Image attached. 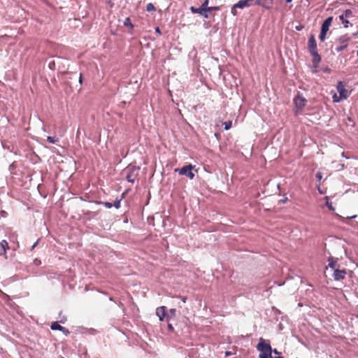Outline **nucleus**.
Listing matches in <instances>:
<instances>
[{
    "label": "nucleus",
    "instance_id": "f257e3e1",
    "mask_svg": "<svg viewBox=\"0 0 358 358\" xmlns=\"http://www.w3.org/2000/svg\"><path fill=\"white\" fill-rule=\"evenodd\" d=\"M140 167L129 165L124 171L126 173V179L128 182L134 183L138 176Z\"/></svg>",
    "mask_w": 358,
    "mask_h": 358
},
{
    "label": "nucleus",
    "instance_id": "f03ea898",
    "mask_svg": "<svg viewBox=\"0 0 358 358\" xmlns=\"http://www.w3.org/2000/svg\"><path fill=\"white\" fill-rule=\"evenodd\" d=\"M350 40L351 37H350L347 34L339 37L336 41V42L338 43V45L335 48V50L339 52L345 50L348 47V43L350 42Z\"/></svg>",
    "mask_w": 358,
    "mask_h": 358
},
{
    "label": "nucleus",
    "instance_id": "7ed1b4c3",
    "mask_svg": "<svg viewBox=\"0 0 358 358\" xmlns=\"http://www.w3.org/2000/svg\"><path fill=\"white\" fill-rule=\"evenodd\" d=\"M307 103V100L299 93L294 97V103L296 108V114L301 113Z\"/></svg>",
    "mask_w": 358,
    "mask_h": 358
},
{
    "label": "nucleus",
    "instance_id": "20e7f679",
    "mask_svg": "<svg viewBox=\"0 0 358 358\" xmlns=\"http://www.w3.org/2000/svg\"><path fill=\"white\" fill-rule=\"evenodd\" d=\"M336 89L339 93V98L347 99L350 96L351 91H349L348 89H346L345 85L343 83V82H338Z\"/></svg>",
    "mask_w": 358,
    "mask_h": 358
},
{
    "label": "nucleus",
    "instance_id": "39448f33",
    "mask_svg": "<svg viewBox=\"0 0 358 358\" xmlns=\"http://www.w3.org/2000/svg\"><path fill=\"white\" fill-rule=\"evenodd\" d=\"M194 166L192 164H189L187 166H184L180 168V175L186 176L189 179H193L195 176L194 172H196V170L194 171Z\"/></svg>",
    "mask_w": 358,
    "mask_h": 358
},
{
    "label": "nucleus",
    "instance_id": "423d86ee",
    "mask_svg": "<svg viewBox=\"0 0 358 358\" xmlns=\"http://www.w3.org/2000/svg\"><path fill=\"white\" fill-rule=\"evenodd\" d=\"M257 348L260 352L265 353H271L272 349L271 345L268 343H266L263 338L259 339V343H258Z\"/></svg>",
    "mask_w": 358,
    "mask_h": 358
},
{
    "label": "nucleus",
    "instance_id": "0eeeda50",
    "mask_svg": "<svg viewBox=\"0 0 358 358\" xmlns=\"http://www.w3.org/2000/svg\"><path fill=\"white\" fill-rule=\"evenodd\" d=\"M190 10H192V12L193 13H198V14L201 15V16H203L204 18L208 17V13H207L206 8H204L201 6L199 8H195L194 6H192L190 8Z\"/></svg>",
    "mask_w": 358,
    "mask_h": 358
},
{
    "label": "nucleus",
    "instance_id": "6e6552de",
    "mask_svg": "<svg viewBox=\"0 0 358 358\" xmlns=\"http://www.w3.org/2000/svg\"><path fill=\"white\" fill-rule=\"evenodd\" d=\"M308 50L310 53L317 52L316 40L313 35H310L308 38Z\"/></svg>",
    "mask_w": 358,
    "mask_h": 358
},
{
    "label": "nucleus",
    "instance_id": "1a4fd4ad",
    "mask_svg": "<svg viewBox=\"0 0 358 358\" xmlns=\"http://www.w3.org/2000/svg\"><path fill=\"white\" fill-rule=\"evenodd\" d=\"M346 271L345 269L339 270V269H335L334 272V278L336 280H343L345 277Z\"/></svg>",
    "mask_w": 358,
    "mask_h": 358
},
{
    "label": "nucleus",
    "instance_id": "9d476101",
    "mask_svg": "<svg viewBox=\"0 0 358 358\" xmlns=\"http://www.w3.org/2000/svg\"><path fill=\"white\" fill-rule=\"evenodd\" d=\"M253 1H256V0H240L238 3H235V7L238 8L249 7L252 4Z\"/></svg>",
    "mask_w": 358,
    "mask_h": 358
},
{
    "label": "nucleus",
    "instance_id": "9b49d317",
    "mask_svg": "<svg viewBox=\"0 0 358 358\" xmlns=\"http://www.w3.org/2000/svg\"><path fill=\"white\" fill-rule=\"evenodd\" d=\"M51 329L52 330H59L61 331H63L65 333V334H67L69 333V330L66 329L65 327L61 326L57 322H54L51 324Z\"/></svg>",
    "mask_w": 358,
    "mask_h": 358
},
{
    "label": "nucleus",
    "instance_id": "f8f14e48",
    "mask_svg": "<svg viewBox=\"0 0 358 358\" xmlns=\"http://www.w3.org/2000/svg\"><path fill=\"white\" fill-rule=\"evenodd\" d=\"M333 21V17H327L322 23L321 29L327 32Z\"/></svg>",
    "mask_w": 358,
    "mask_h": 358
},
{
    "label": "nucleus",
    "instance_id": "ddd939ff",
    "mask_svg": "<svg viewBox=\"0 0 358 358\" xmlns=\"http://www.w3.org/2000/svg\"><path fill=\"white\" fill-rule=\"evenodd\" d=\"M156 314L160 320H163L166 315V308L164 306L157 308L156 310Z\"/></svg>",
    "mask_w": 358,
    "mask_h": 358
},
{
    "label": "nucleus",
    "instance_id": "4468645a",
    "mask_svg": "<svg viewBox=\"0 0 358 358\" xmlns=\"http://www.w3.org/2000/svg\"><path fill=\"white\" fill-rule=\"evenodd\" d=\"M310 55L313 56V63L315 64V66H317V64L321 61L320 55L317 52H311Z\"/></svg>",
    "mask_w": 358,
    "mask_h": 358
},
{
    "label": "nucleus",
    "instance_id": "2eb2a0df",
    "mask_svg": "<svg viewBox=\"0 0 358 358\" xmlns=\"http://www.w3.org/2000/svg\"><path fill=\"white\" fill-rule=\"evenodd\" d=\"M0 254L5 255L6 252V249L9 248L8 242L6 240L1 241L0 243Z\"/></svg>",
    "mask_w": 358,
    "mask_h": 358
},
{
    "label": "nucleus",
    "instance_id": "dca6fc26",
    "mask_svg": "<svg viewBox=\"0 0 358 358\" xmlns=\"http://www.w3.org/2000/svg\"><path fill=\"white\" fill-rule=\"evenodd\" d=\"M352 17V11L350 9H347L341 15H339V20H343V17L350 18Z\"/></svg>",
    "mask_w": 358,
    "mask_h": 358
},
{
    "label": "nucleus",
    "instance_id": "f3484780",
    "mask_svg": "<svg viewBox=\"0 0 358 358\" xmlns=\"http://www.w3.org/2000/svg\"><path fill=\"white\" fill-rule=\"evenodd\" d=\"M175 320H176L172 318L171 315H168V316H167L168 329L171 331H173V321H175Z\"/></svg>",
    "mask_w": 358,
    "mask_h": 358
},
{
    "label": "nucleus",
    "instance_id": "a211bd4d",
    "mask_svg": "<svg viewBox=\"0 0 358 358\" xmlns=\"http://www.w3.org/2000/svg\"><path fill=\"white\" fill-rule=\"evenodd\" d=\"M124 25L125 27H129V28H131V29H133V28H134V25H133V24L131 23V20H130V18H129V17H127V18L124 20Z\"/></svg>",
    "mask_w": 358,
    "mask_h": 358
},
{
    "label": "nucleus",
    "instance_id": "6ab92c4d",
    "mask_svg": "<svg viewBox=\"0 0 358 358\" xmlns=\"http://www.w3.org/2000/svg\"><path fill=\"white\" fill-rule=\"evenodd\" d=\"M124 198V194L122 195L121 198L119 199H116L113 203V206L115 208L119 209L120 208V203L122 199Z\"/></svg>",
    "mask_w": 358,
    "mask_h": 358
},
{
    "label": "nucleus",
    "instance_id": "aec40b11",
    "mask_svg": "<svg viewBox=\"0 0 358 358\" xmlns=\"http://www.w3.org/2000/svg\"><path fill=\"white\" fill-rule=\"evenodd\" d=\"M328 261H329V266L334 270L336 269V261H334L333 258H329Z\"/></svg>",
    "mask_w": 358,
    "mask_h": 358
},
{
    "label": "nucleus",
    "instance_id": "412c9836",
    "mask_svg": "<svg viewBox=\"0 0 358 358\" xmlns=\"http://www.w3.org/2000/svg\"><path fill=\"white\" fill-rule=\"evenodd\" d=\"M47 141L50 143H55L58 142L59 139L55 136H48Z\"/></svg>",
    "mask_w": 358,
    "mask_h": 358
},
{
    "label": "nucleus",
    "instance_id": "4be33fe9",
    "mask_svg": "<svg viewBox=\"0 0 358 358\" xmlns=\"http://www.w3.org/2000/svg\"><path fill=\"white\" fill-rule=\"evenodd\" d=\"M332 99H333V101L335 103H338L341 101L343 100V98H339V95H337V94H336V93L334 94Z\"/></svg>",
    "mask_w": 358,
    "mask_h": 358
},
{
    "label": "nucleus",
    "instance_id": "5701e85b",
    "mask_svg": "<svg viewBox=\"0 0 358 358\" xmlns=\"http://www.w3.org/2000/svg\"><path fill=\"white\" fill-rule=\"evenodd\" d=\"M341 22L344 24V27L345 28H348L349 25L352 26V24L350 23V22L348 20V18L343 17V20H340Z\"/></svg>",
    "mask_w": 358,
    "mask_h": 358
},
{
    "label": "nucleus",
    "instance_id": "b1692460",
    "mask_svg": "<svg viewBox=\"0 0 358 358\" xmlns=\"http://www.w3.org/2000/svg\"><path fill=\"white\" fill-rule=\"evenodd\" d=\"M155 10V6L152 3H148L146 6V10L148 12H151V11H153Z\"/></svg>",
    "mask_w": 358,
    "mask_h": 358
},
{
    "label": "nucleus",
    "instance_id": "393cba45",
    "mask_svg": "<svg viewBox=\"0 0 358 358\" xmlns=\"http://www.w3.org/2000/svg\"><path fill=\"white\" fill-rule=\"evenodd\" d=\"M259 358H272L271 353L260 352Z\"/></svg>",
    "mask_w": 358,
    "mask_h": 358
},
{
    "label": "nucleus",
    "instance_id": "a878e982",
    "mask_svg": "<svg viewBox=\"0 0 358 358\" xmlns=\"http://www.w3.org/2000/svg\"><path fill=\"white\" fill-rule=\"evenodd\" d=\"M326 35H327V32L321 29V31H320V34L319 36L320 39L322 41H324L326 38Z\"/></svg>",
    "mask_w": 358,
    "mask_h": 358
},
{
    "label": "nucleus",
    "instance_id": "bb28decb",
    "mask_svg": "<svg viewBox=\"0 0 358 358\" xmlns=\"http://www.w3.org/2000/svg\"><path fill=\"white\" fill-rule=\"evenodd\" d=\"M206 10H207V13H208V12H210V11L220 10V6H210V7H208V8H206Z\"/></svg>",
    "mask_w": 358,
    "mask_h": 358
},
{
    "label": "nucleus",
    "instance_id": "cd10ccee",
    "mask_svg": "<svg viewBox=\"0 0 358 358\" xmlns=\"http://www.w3.org/2000/svg\"><path fill=\"white\" fill-rule=\"evenodd\" d=\"M255 4L258 5V6H262L263 7H264L266 8H269V6H266V3L263 4L262 3L261 0H256V1L255 2Z\"/></svg>",
    "mask_w": 358,
    "mask_h": 358
},
{
    "label": "nucleus",
    "instance_id": "c85d7f7f",
    "mask_svg": "<svg viewBox=\"0 0 358 358\" xmlns=\"http://www.w3.org/2000/svg\"><path fill=\"white\" fill-rule=\"evenodd\" d=\"M224 129L226 130H228L231 127L232 122L231 121H228V122H225L224 123Z\"/></svg>",
    "mask_w": 358,
    "mask_h": 358
},
{
    "label": "nucleus",
    "instance_id": "c756f323",
    "mask_svg": "<svg viewBox=\"0 0 358 358\" xmlns=\"http://www.w3.org/2000/svg\"><path fill=\"white\" fill-rule=\"evenodd\" d=\"M101 203L108 208H110L113 206V204L108 201L101 202Z\"/></svg>",
    "mask_w": 358,
    "mask_h": 358
},
{
    "label": "nucleus",
    "instance_id": "7c9ffc66",
    "mask_svg": "<svg viewBox=\"0 0 358 358\" xmlns=\"http://www.w3.org/2000/svg\"><path fill=\"white\" fill-rule=\"evenodd\" d=\"M236 8H238V7H235V4L233 6V7L231 8V13L234 16H236L237 15V11H236Z\"/></svg>",
    "mask_w": 358,
    "mask_h": 358
},
{
    "label": "nucleus",
    "instance_id": "2f4dec72",
    "mask_svg": "<svg viewBox=\"0 0 358 358\" xmlns=\"http://www.w3.org/2000/svg\"><path fill=\"white\" fill-rule=\"evenodd\" d=\"M208 2H209V1H208V0H205V1L202 3V4H201V6L202 7H203L204 8H208Z\"/></svg>",
    "mask_w": 358,
    "mask_h": 358
},
{
    "label": "nucleus",
    "instance_id": "473e14b6",
    "mask_svg": "<svg viewBox=\"0 0 358 358\" xmlns=\"http://www.w3.org/2000/svg\"><path fill=\"white\" fill-rule=\"evenodd\" d=\"M48 66L50 69H55V63L54 61L49 63Z\"/></svg>",
    "mask_w": 358,
    "mask_h": 358
},
{
    "label": "nucleus",
    "instance_id": "72a5a7b5",
    "mask_svg": "<svg viewBox=\"0 0 358 358\" xmlns=\"http://www.w3.org/2000/svg\"><path fill=\"white\" fill-rule=\"evenodd\" d=\"M38 242H39V239L37 240V241L34 243V245L31 248V250H33L34 248L37 246V245L38 244Z\"/></svg>",
    "mask_w": 358,
    "mask_h": 358
},
{
    "label": "nucleus",
    "instance_id": "f704fd0d",
    "mask_svg": "<svg viewBox=\"0 0 358 358\" xmlns=\"http://www.w3.org/2000/svg\"><path fill=\"white\" fill-rule=\"evenodd\" d=\"M79 83H80V84H82V83H83V75H82V74H80V77H79Z\"/></svg>",
    "mask_w": 358,
    "mask_h": 358
},
{
    "label": "nucleus",
    "instance_id": "c9c22d12",
    "mask_svg": "<svg viewBox=\"0 0 358 358\" xmlns=\"http://www.w3.org/2000/svg\"><path fill=\"white\" fill-rule=\"evenodd\" d=\"M170 313H171V315H174L175 313H176V309H171L170 310Z\"/></svg>",
    "mask_w": 358,
    "mask_h": 358
},
{
    "label": "nucleus",
    "instance_id": "e433bc0d",
    "mask_svg": "<svg viewBox=\"0 0 358 358\" xmlns=\"http://www.w3.org/2000/svg\"><path fill=\"white\" fill-rule=\"evenodd\" d=\"M316 177H317V178H319V179H321V178H322L321 173H317Z\"/></svg>",
    "mask_w": 358,
    "mask_h": 358
},
{
    "label": "nucleus",
    "instance_id": "4c0bfd02",
    "mask_svg": "<svg viewBox=\"0 0 358 358\" xmlns=\"http://www.w3.org/2000/svg\"><path fill=\"white\" fill-rule=\"evenodd\" d=\"M34 262H35V264H41L40 260H38V259H35Z\"/></svg>",
    "mask_w": 358,
    "mask_h": 358
},
{
    "label": "nucleus",
    "instance_id": "58836bf2",
    "mask_svg": "<svg viewBox=\"0 0 358 358\" xmlns=\"http://www.w3.org/2000/svg\"><path fill=\"white\" fill-rule=\"evenodd\" d=\"M155 31H156V32L160 33L159 27H156Z\"/></svg>",
    "mask_w": 358,
    "mask_h": 358
},
{
    "label": "nucleus",
    "instance_id": "ea45409f",
    "mask_svg": "<svg viewBox=\"0 0 358 358\" xmlns=\"http://www.w3.org/2000/svg\"><path fill=\"white\" fill-rule=\"evenodd\" d=\"M273 352L275 354H278V352L275 349V350H273Z\"/></svg>",
    "mask_w": 358,
    "mask_h": 358
},
{
    "label": "nucleus",
    "instance_id": "a19ab883",
    "mask_svg": "<svg viewBox=\"0 0 358 358\" xmlns=\"http://www.w3.org/2000/svg\"><path fill=\"white\" fill-rule=\"evenodd\" d=\"M287 3H290L292 1V0H285Z\"/></svg>",
    "mask_w": 358,
    "mask_h": 358
},
{
    "label": "nucleus",
    "instance_id": "79ce46f5",
    "mask_svg": "<svg viewBox=\"0 0 358 358\" xmlns=\"http://www.w3.org/2000/svg\"><path fill=\"white\" fill-rule=\"evenodd\" d=\"M229 355H230V352H226V356H229Z\"/></svg>",
    "mask_w": 358,
    "mask_h": 358
},
{
    "label": "nucleus",
    "instance_id": "37998d69",
    "mask_svg": "<svg viewBox=\"0 0 358 358\" xmlns=\"http://www.w3.org/2000/svg\"><path fill=\"white\" fill-rule=\"evenodd\" d=\"M169 95L171 96V90H169Z\"/></svg>",
    "mask_w": 358,
    "mask_h": 358
},
{
    "label": "nucleus",
    "instance_id": "c03bdc74",
    "mask_svg": "<svg viewBox=\"0 0 358 358\" xmlns=\"http://www.w3.org/2000/svg\"><path fill=\"white\" fill-rule=\"evenodd\" d=\"M185 300H186V299H185V298H183V299H182L183 302H185Z\"/></svg>",
    "mask_w": 358,
    "mask_h": 358
},
{
    "label": "nucleus",
    "instance_id": "a18cd8bd",
    "mask_svg": "<svg viewBox=\"0 0 358 358\" xmlns=\"http://www.w3.org/2000/svg\"><path fill=\"white\" fill-rule=\"evenodd\" d=\"M179 171V169H175V171Z\"/></svg>",
    "mask_w": 358,
    "mask_h": 358
},
{
    "label": "nucleus",
    "instance_id": "49530a36",
    "mask_svg": "<svg viewBox=\"0 0 358 358\" xmlns=\"http://www.w3.org/2000/svg\"><path fill=\"white\" fill-rule=\"evenodd\" d=\"M275 358H283L282 357H275Z\"/></svg>",
    "mask_w": 358,
    "mask_h": 358
},
{
    "label": "nucleus",
    "instance_id": "de8ad7c7",
    "mask_svg": "<svg viewBox=\"0 0 358 358\" xmlns=\"http://www.w3.org/2000/svg\"><path fill=\"white\" fill-rule=\"evenodd\" d=\"M357 55H358V50H357Z\"/></svg>",
    "mask_w": 358,
    "mask_h": 358
}]
</instances>
